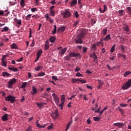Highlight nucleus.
<instances>
[{
  "label": "nucleus",
  "instance_id": "obj_25",
  "mask_svg": "<svg viewBox=\"0 0 131 131\" xmlns=\"http://www.w3.org/2000/svg\"><path fill=\"white\" fill-rule=\"evenodd\" d=\"M60 31H62V32L65 31V27H59L57 29V32H59Z\"/></svg>",
  "mask_w": 131,
  "mask_h": 131
},
{
  "label": "nucleus",
  "instance_id": "obj_11",
  "mask_svg": "<svg viewBox=\"0 0 131 131\" xmlns=\"http://www.w3.org/2000/svg\"><path fill=\"white\" fill-rule=\"evenodd\" d=\"M114 126H116L117 127H122L124 125V123L122 122H117L113 124Z\"/></svg>",
  "mask_w": 131,
  "mask_h": 131
},
{
  "label": "nucleus",
  "instance_id": "obj_33",
  "mask_svg": "<svg viewBox=\"0 0 131 131\" xmlns=\"http://www.w3.org/2000/svg\"><path fill=\"white\" fill-rule=\"evenodd\" d=\"M77 4V0H73L71 3V6L72 7L73 6H75Z\"/></svg>",
  "mask_w": 131,
  "mask_h": 131
},
{
  "label": "nucleus",
  "instance_id": "obj_41",
  "mask_svg": "<svg viewBox=\"0 0 131 131\" xmlns=\"http://www.w3.org/2000/svg\"><path fill=\"white\" fill-rule=\"evenodd\" d=\"M126 10L129 12L128 14L131 15V4L129 5V6L126 7Z\"/></svg>",
  "mask_w": 131,
  "mask_h": 131
},
{
  "label": "nucleus",
  "instance_id": "obj_59",
  "mask_svg": "<svg viewBox=\"0 0 131 131\" xmlns=\"http://www.w3.org/2000/svg\"><path fill=\"white\" fill-rule=\"evenodd\" d=\"M75 97H76V95H73L71 96V97L69 98L68 99L69 100H72V99L75 98Z\"/></svg>",
  "mask_w": 131,
  "mask_h": 131
},
{
  "label": "nucleus",
  "instance_id": "obj_57",
  "mask_svg": "<svg viewBox=\"0 0 131 131\" xmlns=\"http://www.w3.org/2000/svg\"><path fill=\"white\" fill-rule=\"evenodd\" d=\"M47 129H48V130L53 129V123H51V125L50 126H49L47 127Z\"/></svg>",
  "mask_w": 131,
  "mask_h": 131
},
{
  "label": "nucleus",
  "instance_id": "obj_35",
  "mask_svg": "<svg viewBox=\"0 0 131 131\" xmlns=\"http://www.w3.org/2000/svg\"><path fill=\"white\" fill-rule=\"evenodd\" d=\"M49 40L51 42H54L55 40H56V38L54 36H52L50 38Z\"/></svg>",
  "mask_w": 131,
  "mask_h": 131
},
{
  "label": "nucleus",
  "instance_id": "obj_38",
  "mask_svg": "<svg viewBox=\"0 0 131 131\" xmlns=\"http://www.w3.org/2000/svg\"><path fill=\"white\" fill-rule=\"evenodd\" d=\"M58 107H59L60 110H63V106H64V103L61 102L60 104H57Z\"/></svg>",
  "mask_w": 131,
  "mask_h": 131
},
{
  "label": "nucleus",
  "instance_id": "obj_61",
  "mask_svg": "<svg viewBox=\"0 0 131 131\" xmlns=\"http://www.w3.org/2000/svg\"><path fill=\"white\" fill-rule=\"evenodd\" d=\"M86 51H88V48L86 47H84L83 48V53H86Z\"/></svg>",
  "mask_w": 131,
  "mask_h": 131
},
{
  "label": "nucleus",
  "instance_id": "obj_42",
  "mask_svg": "<svg viewBox=\"0 0 131 131\" xmlns=\"http://www.w3.org/2000/svg\"><path fill=\"white\" fill-rule=\"evenodd\" d=\"M115 47H116L115 44H114L113 46L112 47V48L111 49V53H113L115 51Z\"/></svg>",
  "mask_w": 131,
  "mask_h": 131
},
{
  "label": "nucleus",
  "instance_id": "obj_51",
  "mask_svg": "<svg viewBox=\"0 0 131 131\" xmlns=\"http://www.w3.org/2000/svg\"><path fill=\"white\" fill-rule=\"evenodd\" d=\"M76 76H77V77H82V75H81V74H80V73L78 72L76 74Z\"/></svg>",
  "mask_w": 131,
  "mask_h": 131
},
{
  "label": "nucleus",
  "instance_id": "obj_56",
  "mask_svg": "<svg viewBox=\"0 0 131 131\" xmlns=\"http://www.w3.org/2000/svg\"><path fill=\"white\" fill-rule=\"evenodd\" d=\"M78 23H79V20H76V21H75L74 23V27H76V25H77V24H78Z\"/></svg>",
  "mask_w": 131,
  "mask_h": 131
},
{
  "label": "nucleus",
  "instance_id": "obj_34",
  "mask_svg": "<svg viewBox=\"0 0 131 131\" xmlns=\"http://www.w3.org/2000/svg\"><path fill=\"white\" fill-rule=\"evenodd\" d=\"M31 16H32V14H28L26 16V20H28V21H29V20H30V19H31Z\"/></svg>",
  "mask_w": 131,
  "mask_h": 131
},
{
  "label": "nucleus",
  "instance_id": "obj_31",
  "mask_svg": "<svg viewBox=\"0 0 131 131\" xmlns=\"http://www.w3.org/2000/svg\"><path fill=\"white\" fill-rule=\"evenodd\" d=\"M61 101L62 104H64V103H65V95L62 94L61 95Z\"/></svg>",
  "mask_w": 131,
  "mask_h": 131
},
{
  "label": "nucleus",
  "instance_id": "obj_24",
  "mask_svg": "<svg viewBox=\"0 0 131 131\" xmlns=\"http://www.w3.org/2000/svg\"><path fill=\"white\" fill-rule=\"evenodd\" d=\"M71 124H72V121H71L68 123L67 126H66V131H67V130H68V129H69Z\"/></svg>",
  "mask_w": 131,
  "mask_h": 131
},
{
  "label": "nucleus",
  "instance_id": "obj_7",
  "mask_svg": "<svg viewBox=\"0 0 131 131\" xmlns=\"http://www.w3.org/2000/svg\"><path fill=\"white\" fill-rule=\"evenodd\" d=\"M52 96V97L53 98V100H54V102H55V103L56 104V105H58L59 97H58V96L57 95H56V93H53Z\"/></svg>",
  "mask_w": 131,
  "mask_h": 131
},
{
  "label": "nucleus",
  "instance_id": "obj_5",
  "mask_svg": "<svg viewBox=\"0 0 131 131\" xmlns=\"http://www.w3.org/2000/svg\"><path fill=\"white\" fill-rule=\"evenodd\" d=\"M7 56H8L7 55H3L2 56V58L1 59L2 60V66L3 67H6L7 66V60H5L6 59V57H7Z\"/></svg>",
  "mask_w": 131,
  "mask_h": 131
},
{
  "label": "nucleus",
  "instance_id": "obj_9",
  "mask_svg": "<svg viewBox=\"0 0 131 131\" xmlns=\"http://www.w3.org/2000/svg\"><path fill=\"white\" fill-rule=\"evenodd\" d=\"M79 56H80V54H79V53H75L74 52H71L69 54V58H71V57H79Z\"/></svg>",
  "mask_w": 131,
  "mask_h": 131
},
{
  "label": "nucleus",
  "instance_id": "obj_52",
  "mask_svg": "<svg viewBox=\"0 0 131 131\" xmlns=\"http://www.w3.org/2000/svg\"><path fill=\"white\" fill-rule=\"evenodd\" d=\"M42 97H43V98H47V97H49V94H48V93H45L43 94Z\"/></svg>",
  "mask_w": 131,
  "mask_h": 131
},
{
  "label": "nucleus",
  "instance_id": "obj_54",
  "mask_svg": "<svg viewBox=\"0 0 131 131\" xmlns=\"http://www.w3.org/2000/svg\"><path fill=\"white\" fill-rule=\"evenodd\" d=\"M26 131H32V128L31 127V126H29L28 128L26 130Z\"/></svg>",
  "mask_w": 131,
  "mask_h": 131
},
{
  "label": "nucleus",
  "instance_id": "obj_62",
  "mask_svg": "<svg viewBox=\"0 0 131 131\" xmlns=\"http://www.w3.org/2000/svg\"><path fill=\"white\" fill-rule=\"evenodd\" d=\"M80 82H81V83H86V81L85 80H81L80 79Z\"/></svg>",
  "mask_w": 131,
  "mask_h": 131
},
{
  "label": "nucleus",
  "instance_id": "obj_40",
  "mask_svg": "<svg viewBox=\"0 0 131 131\" xmlns=\"http://www.w3.org/2000/svg\"><path fill=\"white\" fill-rule=\"evenodd\" d=\"M129 74H131V71H126L124 74V77H126V76H128V75H129Z\"/></svg>",
  "mask_w": 131,
  "mask_h": 131
},
{
  "label": "nucleus",
  "instance_id": "obj_2",
  "mask_svg": "<svg viewBox=\"0 0 131 131\" xmlns=\"http://www.w3.org/2000/svg\"><path fill=\"white\" fill-rule=\"evenodd\" d=\"M131 87V79H129L128 81L124 83L122 86V90H128V89H129V88Z\"/></svg>",
  "mask_w": 131,
  "mask_h": 131
},
{
  "label": "nucleus",
  "instance_id": "obj_53",
  "mask_svg": "<svg viewBox=\"0 0 131 131\" xmlns=\"http://www.w3.org/2000/svg\"><path fill=\"white\" fill-rule=\"evenodd\" d=\"M120 105L121 106V107H122V108L124 107H127V104H122L121 103L120 104Z\"/></svg>",
  "mask_w": 131,
  "mask_h": 131
},
{
  "label": "nucleus",
  "instance_id": "obj_17",
  "mask_svg": "<svg viewBox=\"0 0 131 131\" xmlns=\"http://www.w3.org/2000/svg\"><path fill=\"white\" fill-rule=\"evenodd\" d=\"M93 55L94 62H95V63H96V64L98 63V56H97V55H96V53H93Z\"/></svg>",
  "mask_w": 131,
  "mask_h": 131
},
{
  "label": "nucleus",
  "instance_id": "obj_64",
  "mask_svg": "<svg viewBox=\"0 0 131 131\" xmlns=\"http://www.w3.org/2000/svg\"><path fill=\"white\" fill-rule=\"evenodd\" d=\"M24 101H25V97H24V96H23L22 97V98L20 99V102L21 103H23V102H24Z\"/></svg>",
  "mask_w": 131,
  "mask_h": 131
},
{
  "label": "nucleus",
  "instance_id": "obj_44",
  "mask_svg": "<svg viewBox=\"0 0 131 131\" xmlns=\"http://www.w3.org/2000/svg\"><path fill=\"white\" fill-rule=\"evenodd\" d=\"M27 82H23L21 84V89H25L26 88V84H27Z\"/></svg>",
  "mask_w": 131,
  "mask_h": 131
},
{
  "label": "nucleus",
  "instance_id": "obj_6",
  "mask_svg": "<svg viewBox=\"0 0 131 131\" xmlns=\"http://www.w3.org/2000/svg\"><path fill=\"white\" fill-rule=\"evenodd\" d=\"M51 116L53 119H57V118H58V116H59L58 110H55V111L51 114Z\"/></svg>",
  "mask_w": 131,
  "mask_h": 131
},
{
  "label": "nucleus",
  "instance_id": "obj_63",
  "mask_svg": "<svg viewBox=\"0 0 131 131\" xmlns=\"http://www.w3.org/2000/svg\"><path fill=\"white\" fill-rule=\"evenodd\" d=\"M35 44H34V40H33L32 43L30 45L31 48H33L34 47Z\"/></svg>",
  "mask_w": 131,
  "mask_h": 131
},
{
  "label": "nucleus",
  "instance_id": "obj_29",
  "mask_svg": "<svg viewBox=\"0 0 131 131\" xmlns=\"http://www.w3.org/2000/svg\"><path fill=\"white\" fill-rule=\"evenodd\" d=\"M2 75L3 76L6 77V76H10L11 75V74H9V73L7 72H3L2 73Z\"/></svg>",
  "mask_w": 131,
  "mask_h": 131
},
{
  "label": "nucleus",
  "instance_id": "obj_32",
  "mask_svg": "<svg viewBox=\"0 0 131 131\" xmlns=\"http://www.w3.org/2000/svg\"><path fill=\"white\" fill-rule=\"evenodd\" d=\"M42 69V66H39L35 68V71H40Z\"/></svg>",
  "mask_w": 131,
  "mask_h": 131
},
{
  "label": "nucleus",
  "instance_id": "obj_22",
  "mask_svg": "<svg viewBox=\"0 0 131 131\" xmlns=\"http://www.w3.org/2000/svg\"><path fill=\"white\" fill-rule=\"evenodd\" d=\"M32 91L33 92L31 93V95H35V94L37 92V89H36V88L33 86H32Z\"/></svg>",
  "mask_w": 131,
  "mask_h": 131
},
{
  "label": "nucleus",
  "instance_id": "obj_16",
  "mask_svg": "<svg viewBox=\"0 0 131 131\" xmlns=\"http://www.w3.org/2000/svg\"><path fill=\"white\" fill-rule=\"evenodd\" d=\"M14 22L20 26L22 24V19H18L17 18H14Z\"/></svg>",
  "mask_w": 131,
  "mask_h": 131
},
{
  "label": "nucleus",
  "instance_id": "obj_15",
  "mask_svg": "<svg viewBox=\"0 0 131 131\" xmlns=\"http://www.w3.org/2000/svg\"><path fill=\"white\" fill-rule=\"evenodd\" d=\"M50 49V43H49V41H46L45 44V50L48 51Z\"/></svg>",
  "mask_w": 131,
  "mask_h": 131
},
{
  "label": "nucleus",
  "instance_id": "obj_37",
  "mask_svg": "<svg viewBox=\"0 0 131 131\" xmlns=\"http://www.w3.org/2000/svg\"><path fill=\"white\" fill-rule=\"evenodd\" d=\"M103 35H106L107 34V28H104L102 30Z\"/></svg>",
  "mask_w": 131,
  "mask_h": 131
},
{
  "label": "nucleus",
  "instance_id": "obj_23",
  "mask_svg": "<svg viewBox=\"0 0 131 131\" xmlns=\"http://www.w3.org/2000/svg\"><path fill=\"white\" fill-rule=\"evenodd\" d=\"M42 54V50L40 49L39 51H37L36 56L37 57L39 58Z\"/></svg>",
  "mask_w": 131,
  "mask_h": 131
},
{
  "label": "nucleus",
  "instance_id": "obj_43",
  "mask_svg": "<svg viewBox=\"0 0 131 131\" xmlns=\"http://www.w3.org/2000/svg\"><path fill=\"white\" fill-rule=\"evenodd\" d=\"M57 32V26L56 25H54V30L52 31V33L55 34L56 32Z\"/></svg>",
  "mask_w": 131,
  "mask_h": 131
},
{
  "label": "nucleus",
  "instance_id": "obj_26",
  "mask_svg": "<svg viewBox=\"0 0 131 131\" xmlns=\"http://www.w3.org/2000/svg\"><path fill=\"white\" fill-rule=\"evenodd\" d=\"M45 75H46V73L45 72H40L36 75V76L37 77H41L42 76H45Z\"/></svg>",
  "mask_w": 131,
  "mask_h": 131
},
{
  "label": "nucleus",
  "instance_id": "obj_30",
  "mask_svg": "<svg viewBox=\"0 0 131 131\" xmlns=\"http://www.w3.org/2000/svg\"><path fill=\"white\" fill-rule=\"evenodd\" d=\"M49 15L54 17L55 16V10H50Z\"/></svg>",
  "mask_w": 131,
  "mask_h": 131
},
{
  "label": "nucleus",
  "instance_id": "obj_49",
  "mask_svg": "<svg viewBox=\"0 0 131 131\" xmlns=\"http://www.w3.org/2000/svg\"><path fill=\"white\" fill-rule=\"evenodd\" d=\"M52 79H53V80L57 81V80H58V77L56 76H52Z\"/></svg>",
  "mask_w": 131,
  "mask_h": 131
},
{
  "label": "nucleus",
  "instance_id": "obj_1",
  "mask_svg": "<svg viewBox=\"0 0 131 131\" xmlns=\"http://www.w3.org/2000/svg\"><path fill=\"white\" fill-rule=\"evenodd\" d=\"M16 81H17L16 78L10 79L8 82L7 88H8V89H12L13 88V85L16 83Z\"/></svg>",
  "mask_w": 131,
  "mask_h": 131
},
{
  "label": "nucleus",
  "instance_id": "obj_47",
  "mask_svg": "<svg viewBox=\"0 0 131 131\" xmlns=\"http://www.w3.org/2000/svg\"><path fill=\"white\" fill-rule=\"evenodd\" d=\"M74 15L76 18H78V17H79V14H78V12L77 11H75L74 13Z\"/></svg>",
  "mask_w": 131,
  "mask_h": 131
},
{
  "label": "nucleus",
  "instance_id": "obj_58",
  "mask_svg": "<svg viewBox=\"0 0 131 131\" xmlns=\"http://www.w3.org/2000/svg\"><path fill=\"white\" fill-rule=\"evenodd\" d=\"M31 12H32V13H34V12H36V8H31Z\"/></svg>",
  "mask_w": 131,
  "mask_h": 131
},
{
  "label": "nucleus",
  "instance_id": "obj_12",
  "mask_svg": "<svg viewBox=\"0 0 131 131\" xmlns=\"http://www.w3.org/2000/svg\"><path fill=\"white\" fill-rule=\"evenodd\" d=\"M123 29L124 31H126L127 34H129V27L127 25H124Z\"/></svg>",
  "mask_w": 131,
  "mask_h": 131
},
{
  "label": "nucleus",
  "instance_id": "obj_36",
  "mask_svg": "<svg viewBox=\"0 0 131 131\" xmlns=\"http://www.w3.org/2000/svg\"><path fill=\"white\" fill-rule=\"evenodd\" d=\"M20 5L21 6L22 8L25 7V2H24V0H20Z\"/></svg>",
  "mask_w": 131,
  "mask_h": 131
},
{
  "label": "nucleus",
  "instance_id": "obj_27",
  "mask_svg": "<svg viewBox=\"0 0 131 131\" xmlns=\"http://www.w3.org/2000/svg\"><path fill=\"white\" fill-rule=\"evenodd\" d=\"M103 84H104V82H101V81H100V82H99V85L97 86V89L98 90H100V89H102V86H103Z\"/></svg>",
  "mask_w": 131,
  "mask_h": 131
},
{
  "label": "nucleus",
  "instance_id": "obj_19",
  "mask_svg": "<svg viewBox=\"0 0 131 131\" xmlns=\"http://www.w3.org/2000/svg\"><path fill=\"white\" fill-rule=\"evenodd\" d=\"M110 39H111V35H110V34H108L104 37L103 40H104L105 41H108V40H110Z\"/></svg>",
  "mask_w": 131,
  "mask_h": 131
},
{
  "label": "nucleus",
  "instance_id": "obj_21",
  "mask_svg": "<svg viewBox=\"0 0 131 131\" xmlns=\"http://www.w3.org/2000/svg\"><path fill=\"white\" fill-rule=\"evenodd\" d=\"M11 48L13 50H18V46H17V45L15 43H13L11 45Z\"/></svg>",
  "mask_w": 131,
  "mask_h": 131
},
{
  "label": "nucleus",
  "instance_id": "obj_45",
  "mask_svg": "<svg viewBox=\"0 0 131 131\" xmlns=\"http://www.w3.org/2000/svg\"><path fill=\"white\" fill-rule=\"evenodd\" d=\"M125 49H126V47L125 46H123V45L121 46V50L123 53H124V51H125Z\"/></svg>",
  "mask_w": 131,
  "mask_h": 131
},
{
  "label": "nucleus",
  "instance_id": "obj_50",
  "mask_svg": "<svg viewBox=\"0 0 131 131\" xmlns=\"http://www.w3.org/2000/svg\"><path fill=\"white\" fill-rule=\"evenodd\" d=\"M92 49L93 50H97V45L96 43L93 44Z\"/></svg>",
  "mask_w": 131,
  "mask_h": 131
},
{
  "label": "nucleus",
  "instance_id": "obj_20",
  "mask_svg": "<svg viewBox=\"0 0 131 131\" xmlns=\"http://www.w3.org/2000/svg\"><path fill=\"white\" fill-rule=\"evenodd\" d=\"M2 120H3V121H7V120H8V114H4L2 116Z\"/></svg>",
  "mask_w": 131,
  "mask_h": 131
},
{
  "label": "nucleus",
  "instance_id": "obj_14",
  "mask_svg": "<svg viewBox=\"0 0 131 131\" xmlns=\"http://www.w3.org/2000/svg\"><path fill=\"white\" fill-rule=\"evenodd\" d=\"M66 51H67V48H64L63 49H61L60 51L59 52V55L60 56H63L65 53H66Z\"/></svg>",
  "mask_w": 131,
  "mask_h": 131
},
{
  "label": "nucleus",
  "instance_id": "obj_55",
  "mask_svg": "<svg viewBox=\"0 0 131 131\" xmlns=\"http://www.w3.org/2000/svg\"><path fill=\"white\" fill-rule=\"evenodd\" d=\"M103 8H104V9L103 10L102 12L105 13L106 11H107V6L106 5H104Z\"/></svg>",
  "mask_w": 131,
  "mask_h": 131
},
{
  "label": "nucleus",
  "instance_id": "obj_10",
  "mask_svg": "<svg viewBox=\"0 0 131 131\" xmlns=\"http://www.w3.org/2000/svg\"><path fill=\"white\" fill-rule=\"evenodd\" d=\"M45 17L46 18V19L50 22V23H54V19H52V18H51V17L49 16L48 13H47L45 15Z\"/></svg>",
  "mask_w": 131,
  "mask_h": 131
},
{
  "label": "nucleus",
  "instance_id": "obj_46",
  "mask_svg": "<svg viewBox=\"0 0 131 131\" xmlns=\"http://www.w3.org/2000/svg\"><path fill=\"white\" fill-rule=\"evenodd\" d=\"M9 30V28L7 27H5L3 30H2V32H5V31H8Z\"/></svg>",
  "mask_w": 131,
  "mask_h": 131
},
{
  "label": "nucleus",
  "instance_id": "obj_8",
  "mask_svg": "<svg viewBox=\"0 0 131 131\" xmlns=\"http://www.w3.org/2000/svg\"><path fill=\"white\" fill-rule=\"evenodd\" d=\"M36 105H37V106L38 108H39V109H42V108H43V106H45V105H47V103H46V102H41V103L36 102Z\"/></svg>",
  "mask_w": 131,
  "mask_h": 131
},
{
  "label": "nucleus",
  "instance_id": "obj_13",
  "mask_svg": "<svg viewBox=\"0 0 131 131\" xmlns=\"http://www.w3.org/2000/svg\"><path fill=\"white\" fill-rule=\"evenodd\" d=\"M74 40L75 41V43H82V38L80 37H78L77 36V38H75Z\"/></svg>",
  "mask_w": 131,
  "mask_h": 131
},
{
  "label": "nucleus",
  "instance_id": "obj_28",
  "mask_svg": "<svg viewBox=\"0 0 131 131\" xmlns=\"http://www.w3.org/2000/svg\"><path fill=\"white\" fill-rule=\"evenodd\" d=\"M9 70H10V71H13V72H17L18 71L17 68H8Z\"/></svg>",
  "mask_w": 131,
  "mask_h": 131
},
{
  "label": "nucleus",
  "instance_id": "obj_60",
  "mask_svg": "<svg viewBox=\"0 0 131 131\" xmlns=\"http://www.w3.org/2000/svg\"><path fill=\"white\" fill-rule=\"evenodd\" d=\"M118 13L120 15H123V10H120L118 11Z\"/></svg>",
  "mask_w": 131,
  "mask_h": 131
},
{
  "label": "nucleus",
  "instance_id": "obj_3",
  "mask_svg": "<svg viewBox=\"0 0 131 131\" xmlns=\"http://www.w3.org/2000/svg\"><path fill=\"white\" fill-rule=\"evenodd\" d=\"M5 99L7 102H11L12 103L15 102V97L12 95H8L7 97H5Z\"/></svg>",
  "mask_w": 131,
  "mask_h": 131
},
{
  "label": "nucleus",
  "instance_id": "obj_39",
  "mask_svg": "<svg viewBox=\"0 0 131 131\" xmlns=\"http://www.w3.org/2000/svg\"><path fill=\"white\" fill-rule=\"evenodd\" d=\"M80 79H76V78H73L72 79V81L73 83H75V82H77V81H80Z\"/></svg>",
  "mask_w": 131,
  "mask_h": 131
},
{
  "label": "nucleus",
  "instance_id": "obj_48",
  "mask_svg": "<svg viewBox=\"0 0 131 131\" xmlns=\"http://www.w3.org/2000/svg\"><path fill=\"white\" fill-rule=\"evenodd\" d=\"M93 119L94 121H99L100 120V118L98 117H94Z\"/></svg>",
  "mask_w": 131,
  "mask_h": 131
},
{
  "label": "nucleus",
  "instance_id": "obj_18",
  "mask_svg": "<svg viewBox=\"0 0 131 131\" xmlns=\"http://www.w3.org/2000/svg\"><path fill=\"white\" fill-rule=\"evenodd\" d=\"M84 35H85V32H82L78 35H77V37H80V38H84Z\"/></svg>",
  "mask_w": 131,
  "mask_h": 131
},
{
  "label": "nucleus",
  "instance_id": "obj_4",
  "mask_svg": "<svg viewBox=\"0 0 131 131\" xmlns=\"http://www.w3.org/2000/svg\"><path fill=\"white\" fill-rule=\"evenodd\" d=\"M62 14L63 18H68V17H70L71 16V13L68 9H66L65 11L62 13Z\"/></svg>",
  "mask_w": 131,
  "mask_h": 131
}]
</instances>
